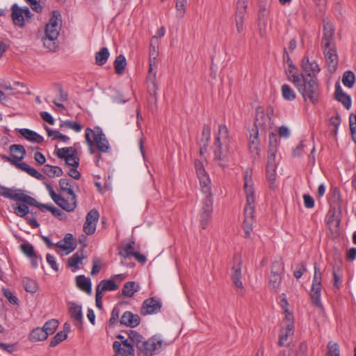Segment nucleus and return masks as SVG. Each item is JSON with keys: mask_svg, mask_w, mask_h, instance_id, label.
Masks as SVG:
<instances>
[{"mask_svg": "<svg viewBox=\"0 0 356 356\" xmlns=\"http://www.w3.org/2000/svg\"><path fill=\"white\" fill-rule=\"evenodd\" d=\"M266 177L269 181V186L271 188H274L273 184L276 178V168H266Z\"/></svg>", "mask_w": 356, "mask_h": 356, "instance_id": "4d7b16f0", "label": "nucleus"}, {"mask_svg": "<svg viewBox=\"0 0 356 356\" xmlns=\"http://www.w3.org/2000/svg\"><path fill=\"white\" fill-rule=\"evenodd\" d=\"M134 241L130 242L128 244H127L124 248L120 252V254L123 257L134 256V254L136 253V252H134Z\"/></svg>", "mask_w": 356, "mask_h": 356, "instance_id": "864d4df0", "label": "nucleus"}, {"mask_svg": "<svg viewBox=\"0 0 356 356\" xmlns=\"http://www.w3.org/2000/svg\"><path fill=\"white\" fill-rule=\"evenodd\" d=\"M60 128H67L74 130L76 132H80L82 129V126L80 123L70 120H66L60 124Z\"/></svg>", "mask_w": 356, "mask_h": 356, "instance_id": "09e8293b", "label": "nucleus"}, {"mask_svg": "<svg viewBox=\"0 0 356 356\" xmlns=\"http://www.w3.org/2000/svg\"><path fill=\"white\" fill-rule=\"evenodd\" d=\"M235 263L234 266L232 268V275L231 278L232 280V282L238 290H240L241 291L243 289V285L241 281V264L242 261L240 257L236 259V257L234 258Z\"/></svg>", "mask_w": 356, "mask_h": 356, "instance_id": "f3484780", "label": "nucleus"}, {"mask_svg": "<svg viewBox=\"0 0 356 356\" xmlns=\"http://www.w3.org/2000/svg\"><path fill=\"white\" fill-rule=\"evenodd\" d=\"M85 138L88 145H95L97 149L102 153H107L111 147L106 136L99 127L94 129L86 128Z\"/></svg>", "mask_w": 356, "mask_h": 356, "instance_id": "1a4fd4ad", "label": "nucleus"}, {"mask_svg": "<svg viewBox=\"0 0 356 356\" xmlns=\"http://www.w3.org/2000/svg\"><path fill=\"white\" fill-rule=\"evenodd\" d=\"M109 51L106 47H102L95 55V61L98 65H103L109 57Z\"/></svg>", "mask_w": 356, "mask_h": 356, "instance_id": "ea45409f", "label": "nucleus"}, {"mask_svg": "<svg viewBox=\"0 0 356 356\" xmlns=\"http://www.w3.org/2000/svg\"><path fill=\"white\" fill-rule=\"evenodd\" d=\"M186 4V0H175V7L177 10V16L179 18H182L185 14V6Z\"/></svg>", "mask_w": 356, "mask_h": 356, "instance_id": "5fc2aeb1", "label": "nucleus"}, {"mask_svg": "<svg viewBox=\"0 0 356 356\" xmlns=\"http://www.w3.org/2000/svg\"><path fill=\"white\" fill-rule=\"evenodd\" d=\"M276 152L277 149L275 148H272L271 149L268 150L266 168H277V164L275 162Z\"/></svg>", "mask_w": 356, "mask_h": 356, "instance_id": "de8ad7c7", "label": "nucleus"}, {"mask_svg": "<svg viewBox=\"0 0 356 356\" xmlns=\"http://www.w3.org/2000/svg\"><path fill=\"white\" fill-rule=\"evenodd\" d=\"M288 63L289 68L286 72V74L289 77V79L293 83L295 86H296L302 79L301 74H299L296 72V67L292 64V61L290 60L289 58H288Z\"/></svg>", "mask_w": 356, "mask_h": 356, "instance_id": "72a5a7b5", "label": "nucleus"}, {"mask_svg": "<svg viewBox=\"0 0 356 356\" xmlns=\"http://www.w3.org/2000/svg\"><path fill=\"white\" fill-rule=\"evenodd\" d=\"M0 195L15 201L22 202L31 206H35L37 201L33 197L24 193L21 189L7 188L0 184Z\"/></svg>", "mask_w": 356, "mask_h": 356, "instance_id": "9d476101", "label": "nucleus"}, {"mask_svg": "<svg viewBox=\"0 0 356 356\" xmlns=\"http://www.w3.org/2000/svg\"><path fill=\"white\" fill-rule=\"evenodd\" d=\"M86 245H83V248L79 250H78L72 257L68 259V266L74 267L75 269L79 268V264L81 262L83 259L85 257L84 256V248Z\"/></svg>", "mask_w": 356, "mask_h": 356, "instance_id": "f704fd0d", "label": "nucleus"}, {"mask_svg": "<svg viewBox=\"0 0 356 356\" xmlns=\"http://www.w3.org/2000/svg\"><path fill=\"white\" fill-rule=\"evenodd\" d=\"M60 13L58 10H53L51 16L46 24L42 42L44 47L51 51H56L58 48L57 40L60 30Z\"/></svg>", "mask_w": 356, "mask_h": 356, "instance_id": "423d86ee", "label": "nucleus"}, {"mask_svg": "<svg viewBox=\"0 0 356 356\" xmlns=\"http://www.w3.org/2000/svg\"><path fill=\"white\" fill-rule=\"evenodd\" d=\"M23 284L27 292L33 293L38 290V284L34 280L26 277L23 280Z\"/></svg>", "mask_w": 356, "mask_h": 356, "instance_id": "c03bdc74", "label": "nucleus"}, {"mask_svg": "<svg viewBox=\"0 0 356 356\" xmlns=\"http://www.w3.org/2000/svg\"><path fill=\"white\" fill-rule=\"evenodd\" d=\"M73 235L72 234H67L63 240H61L55 244V246L62 250L67 251V253H70L76 248L73 243Z\"/></svg>", "mask_w": 356, "mask_h": 356, "instance_id": "b1692460", "label": "nucleus"}, {"mask_svg": "<svg viewBox=\"0 0 356 356\" xmlns=\"http://www.w3.org/2000/svg\"><path fill=\"white\" fill-rule=\"evenodd\" d=\"M44 173L49 177H60L63 174V170L58 166L45 165L42 169Z\"/></svg>", "mask_w": 356, "mask_h": 356, "instance_id": "58836bf2", "label": "nucleus"}, {"mask_svg": "<svg viewBox=\"0 0 356 356\" xmlns=\"http://www.w3.org/2000/svg\"><path fill=\"white\" fill-rule=\"evenodd\" d=\"M122 343L119 341H114L113 348L116 354H121L123 356H134V347L122 348Z\"/></svg>", "mask_w": 356, "mask_h": 356, "instance_id": "c9c22d12", "label": "nucleus"}, {"mask_svg": "<svg viewBox=\"0 0 356 356\" xmlns=\"http://www.w3.org/2000/svg\"><path fill=\"white\" fill-rule=\"evenodd\" d=\"M118 289V286L112 280H103L97 286L96 291L101 292L104 295V292L107 291H115Z\"/></svg>", "mask_w": 356, "mask_h": 356, "instance_id": "c85d7f7f", "label": "nucleus"}, {"mask_svg": "<svg viewBox=\"0 0 356 356\" xmlns=\"http://www.w3.org/2000/svg\"><path fill=\"white\" fill-rule=\"evenodd\" d=\"M195 168L200 181L201 191L204 195L200 212V221L203 229L207 228L213 212V195L211 190V180L206 172L202 161L195 160Z\"/></svg>", "mask_w": 356, "mask_h": 356, "instance_id": "f257e3e1", "label": "nucleus"}, {"mask_svg": "<svg viewBox=\"0 0 356 356\" xmlns=\"http://www.w3.org/2000/svg\"><path fill=\"white\" fill-rule=\"evenodd\" d=\"M48 337L47 333L42 327H35L31 330L29 335V339L31 342H38L47 339Z\"/></svg>", "mask_w": 356, "mask_h": 356, "instance_id": "c756f323", "label": "nucleus"}, {"mask_svg": "<svg viewBox=\"0 0 356 356\" xmlns=\"http://www.w3.org/2000/svg\"><path fill=\"white\" fill-rule=\"evenodd\" d=\"M307 345L305 342H302L298 347V353L296 356H307Z\"/></svg>", "mask_w": 356, "mask_h": 356, "instance_id": "774afa93", "label": "nucleus"}, {"mask_svg": "<svg viewBox=\"0 0 356 356\" xmlns=\"http://www.w3.org/2000/svg\"><path fill=\"white\" fill-rule=\"evenodd\" d=\"M350 129L353 136V139L355 142H356V115L353 117L351 115L350 116Z\"/></svg>", "mask_w": 356, "mask_h": 356, "instance_id": "0e129e2a", "label": "nucleus"}, {"mask_svg": "<svg viewBox=\"0 0 356 356\" xmlns=\"http://www.w3.org/2000/svg\"><path fill=\"white\" fill-rule=\"evenodd\" d=\"M67 337L66 332L60 331L51 339L49 346L55 347Z\"/></svg>", "mask_w": 356, "mask_h": 356, "instance_id": "3c124183", "label": "nucleus"}, {"mask_svg": "<svg viewBox=\"0 0 356 356\" xmlns=\"http://www.w3.org/2000/svg\"><path fill=\"white\" fill-rule=\"evenodd\" d=\"M211 136V128L208 124H204L202 128L201 143L205 148L207 147Z\"/></svg>", "mask_w": 356, "mask_h": 356, "instance_id": "8fccbe9b", "label": "nucleus"}, {"mask_svg": "<svg viewBox=\"0 0 356 356\" xmlns=\"http://www.w3.org/2000/svg\"><path fill=\"white\" fill-rule=\"evenodd\" d=\"M244 13L243 12L237 13L236 16V25L238 33L243 31Z\"/></svg>", "mask_w": 356, "mask_h": 356, "instance_id": "13d9d810", "label": "nucleus"}, {"mask_svg": "<svg viewBox=\"0 0 356 356\" xmlns=\"http://www.w3.org/2000/svg\"><path fill=\"white\" fill-rule=\"evenodd\" d=\"M77 151L74 147H63L58 149L56 156L64 159L67 165L72 167H79V158L76 156Z\"/></svg>", "mask_w": 356, "mask_h": 356, "instance_id": "ddd939ff", "label": "nucleus"}, {"mask_svg": "<svg viewBox=\"0 0 356 356\" xmlns=\"http://www.w3.org/2000/svg\"><path fill=\"white\" fill-rule=\"evenodd\" d=\"M46 186L50 197L58 207L67 212L74 211L76 207V196L72 186L67 188V190L62 191L65 193V195H67V197L63 195L57 194L50 184H47Z\"/></svg>", "mask_w": 356, "mask_h": 356, "instance_id": "6e6552de", "label": "nucleus"}, {"mask_svg": "<svg viewBox=\"0 0 356 356\" xmlns=\"http://www.w3.org/2000/svg\"><path fill=\"white\" fill-rule=\"evenodd\" d=\"M284 270V265L280 261H274L271 266L270 286L273 289H277L282 282L281 274Z\"/></svg>", "mask_w": 356, "mask_h": 356, "instance_id": "2eb2a0df", "label": "nucleus"}, {"mask_svg": "<svg viewBox=\"0 0 356 356\" xmlns=\"http://www.w3.org/2000/svg\"><path fill=\"white\" fill-rule=\"evenodd\" d=\"M306 270L305 263L304 261L300 262L293 272L294 277L297 279L300 278Z\"/></svg>", "mask_w": 356, "mask_h": 356, "instance_id": "680f3d73", "label": "nucleus"}, {"mask_svg": "<svg viewBox=\"0 0 356 356\" xmlns=\"http://www.w3.org/2000/svg\"><path fill=\"white\" fill-rule=\"evenodd\" d=\"M302 79L296 86L302 95L305 101L309 99L312 104H316L319 100L320 88L316 76L305 77L301 74Z\"/></svg>", "mask_w": 356, "mask_h": 356, "instance_id": "0eeeda50", "label": "nucleus"}, {"mask_svg": "<svg viewBox=\"0 0 356 356\" xmlns=\"http://www.w3.org/2000/svg\"><path fill=\"white\" fill-rule=\"evenodd\" d=\"M255 130H252L254 133L250 134L249 149L251 153L257 156H259L260 148L258 140L259 132L266 133V130L271 127V117L266 116L264 109L259 106L256 108V114L254 118Z\"/></svg>", "mask_w": 356, "mask_h": 356, "instance_id": "20e7f679", "label": "nucleus"}, {"mask_svg": "<svg viewBox=\"0 0 356 356\" xmlns=\"http://www.w3.org/2000/svg\"><path fill=\"white\" fill-rule=\"evenodd\" d=\"M157 62L156 60H149V72L147 79L152 84V88L149 90L150 95L153 98L154 103L157 102L156 91L158 89L157 83L156 81Z\"/></svg>", "mask_w": 356, "mask_h": 356, "instance_id": "dca6fc26", "label": "nucleus"}, {"mask_svg": "<svg viewBox=\"0 0 356 356\" xmlns=\"http://www.w3.org/2000/svg\"><path fill=\"white\" fill-rule=\"evenodd\" d=\"M34 207L38 208L40 211H44V209H46L51 211L52 215L59 220H65L67 218V216L64 212L51 204H42L37 202Z\"/></svg>", "mask_w": 356, "mask_h": 356, "instance_id": "a878e982", "label": "nucleus"}, {"mask_svg": "<svg viewBox=\"0 0 356 356\" xmlns=\"http://www.w3.org/2000/svg\"><path fill=\"white\" fill-rule=\"evenodd\" d=\"M19 133L24 138L33 143L40 144L42 143L44 140V138L42 136L39 135L37 132L29 129H21L19 130Z\"/></svg>", "mask_w": 356, "mask_h": 356, "instance_id": "bb28decb", "label": "nucleus"}, {"mask_svg": "<svg viewBox=\"0 0 356 356\" xmlns=\"http://www.w3.org/2000/svg\"><path fill=\"white\" fill-rule=\"evenodd\" d=\"M334 32L333 24L330 22H326L323 26L321 47H327L331 44L333 40Z\"/></svg>", "mask_w": 356, "mask_h": 356, "instance_id": "5701e85b", "label": "nucleus"}, {"mask_svg": "<svg viewBox=\"0 0 356 356\" xmlns=\"http://www.w3.org/2000/svg\"><path fill=\"white\" fill-rule=\"evenodd\" d=\"M161 307V302L160 300L154 298H149L146 299L140 309V314L143 315L152 314L157 313Z\"/></svg>", "mask_w": 356, "mask_h": 356, "instance_id": "6ab92c4d", "label": "nucleus"}, {"mask_svg": "<svg viewBox=\"0 0 356 356\" xmlns=\"http://www.w3.org/2000/svg\"><path fill=\"white\" fill-rule=\"evenodd\" d=\"M129 339L135 343L138 356H153L161 352L163 341L156 336L145 340L136 331L130 330L128 332Z\"/></svg>", "mask_w": 356, "mask_h": 356, "instance_id": "7ed1b4c3", "label": "nucleus"}, {"mask_svg": "<svg viewBox=\"0 0 356 356\" xmlns=\"http://www.w3.org/2000/svg\"><path fill=\"white\" fill-rule=\"evenodd\" d=\"M355 74L352 71H346L343 73L342 82L345 86L351 88L355 83Z\"/></svg>", "mask_w": 356, "mask_h": 356, "instance_id": "37998d69", "label": "nucleus"}, {"mask_svg": "<svg viewBox=\"0 0 356 356\" xmlns=\"http://www.w3.org/2000/svg\"><path fill=\"white\" fill-rule=\"evenodd\" d=\"M119 315H120L119 309L117 307H114L111 312V318L109 319V322H108L109 326L113 327L117 323L118 318H119Z\"/></svg>", "mask_w": 356, "mask_h": 356, "instance_id": "052dcab7", "label": "nucleus"}, {"mask_svg": "<svg viewBox=\"0 0 356 356\" xmlns=\"http://www.w3.org/2000/svg\"><path fill=\"white\" fill-rule=\"evenodd\" d=\"M18 168L27 172L29 175L32 176L33 177L38 180H42L44 178V177L36 169L29 166L26 163L22 162L20 164H18Z\"/></svg>", "mask_w": 356, "mask_h": 356, "instance_id": "e433bc0d", "label": "nucleus"}, {"mask_svg": "<svg viewBox=\"0 0 356 356\" xmlns=\"http://www.w3.org/2000/svg\"><path fill=\"white\" fill-rule=\"evenodd\" d=\"M140 318L138 314H134L132 312L127 311L121 316L120 323L131 327H135L140 324Z\"/></svg>", "mask_w": 356, "mask_h": 356, "instance_id": "4be33fe9", "label": "nucleus"}, {"mask_svg": "<svg viewBox=\"0 0 356 356\" xmlns=\"http://www.w3.org/2000/svg\"><path fill=\"white\" fill-rule=\"evenodd\" d=\"M15 213L22 218H25L29 225H31L33 228H37L39 227V223L38 222L35 216L32 213V216L30 217L27 216L29 212V207L26 204H17L15 207H14Z\"/></svg>", "mask_w": 356, "mask_h": 356, "instance_id": "aec40b11", "label": "nucleus"}, {"mask_svg": "<svg viewBox=\"0 0 356 356\" xmlns=\"http://www.w3.org/2000/svg\"><path fill=\"white\" fill-rule=\"evenodd\" d=\"M140 286L136 282L131 281L125 283L122 289V294L124 296L131 298L134 296V293L138 291Z\"/></svg>", "mask_w": 356, "mask_h": 356, "instance_id": "7c9ffc66", "label": "nucleus"}, {"mask_svg": "<svg viewBox=\"0 0 356 356\" xmlns=\"http://www.w3.org/2000/svg\"><path fill=\"white\" fill-rule=\"evenodd\" d=\"M21 250L22 252L31 259L36 258V254L34 250L33 246L30 243L21 245Z\"/></svg>", "mask_w": 356, "mask_h": 356, "instance_id": "603ef678", "label": "nucleus"}, {"mask_svg": "<svg viewBox=\"0 0 356 356\" xmlns=\"http://www.w3.org/2000/svg\"><path fill=\"white\" fill-rule=\"evenodd\" d=\"M229 131L225 124L218 126V135L213 143L214 160L219 165L225 167L228 163Z\"/></svg>", "mask_w": 356, "mask_h": 356, "instance_id": "39448f33", "label": "nucleus"}, {"mask_svg": "<svg viewBox=\"0 0 356 356\" xmlns=\"http://www.w3.org/2000/svg\"><path fill=\"white\" fill-rule=\"evenodd\" d=\"M58 325L59 322L58 320L51 319L44 324L42 329L47 333V336H49L53 334L55 332Z\"/></svg>", "mask_w": 356, "mask_h": 356, "instance_id": "a19ab883", "label": "nucleus"}, {"mask_svg": "<svg viewBox=\"0 0 356 356\" xmlns=\"http://www.w3.org/2000/svg\"><path fill=\"white\" fill-rule=\"evenodd\" d=\"M304 205L306 208L312 209L314 207V200L309 195L305 194L303 195Z\"/></svg>", "mask_w": 356, "mask_h": 356, "instance_id": "69168bd1", "label": "nucleus"}, {"mask_svg": "<svg viewBox=\"0 0 356 356\" xmlns=\"http://www.w3.org/2000/svg\"><path fill=\"white\" fill-rule=\"evenodd\" d=\"M326 356H340L339 346L337 343L329 341L327 345Z\"/></svg>", "mask_w": 356, "mask_h": 356, "instance_id": "49530a36", "label": "nucleus"}, {"mask_svg": "<svg viewBox=\"0 0 356 356\" xmlns=\"http://www.w3.org/2000/svg\"><path fill=\"white\" fill-rule=\"evenodd\" d=\"M12 157L14 160L19 161L24 158L26 150L22 145H12L9 147Z\"/></svg>", "mask_w": 356, "mask_h": 356, "instance_id": "473e14b6", "label": "nucleus"}, {"mask_svg": "<svg viewBox=\"0 0 356 356\" xmlns=\"http://www.w3.org/2000/svg\"><path fill=\"white\" fill-rule=\"evenodd\" d=\"M46 130L48 136L53 137V140L58 139L65 143L70 140V138L68 136L61 134L58 131L51 130L48 127H47Z\"/></svg>", "mask_w": 356, "mask_h": 356, "instance_id": "a18cd8bd", "label": "nucleus"}, {"mask_svg": "<svg viewBox=\"0 0 356 356\" xmlns=\"http://www.w3.org/2000/svg\"><path fill=\"white\" fill-rule=\"evenodd\" d=\"M97 222H85L83 225V232L87 235H91L95 233L96 230Z\"/></svg>", "mask_w": 356, "mask_h": 356, "instance_id": "bf43d9fd", "label": "nucleus"}, {"mask_svg": "<svg viewBox=\"0 0 356 356\" xmlns=\"http://www.w3.org/2000/svg\"><path fill=\"white\" fill-rule=\"evenodd\" d=\"M335 97L340 102L346 109H349L351 106V98L349 95L344 93L340 83L337 82L335 85Z\"/></svg>", "mask_w": 356, "mask_h": 356, "instance_id": "393cba45", "label": "nucleus"}, {"mask_svg": "<svg viewBox=\"0 0 356 356\" xmlns=\"http://www.w3.org/2000/svg\"><path fill=\"white\" fill-rule=\"evenodd\" d=\"M321 286H312L310 291V297L312 302L314 306L323 309V304L321 300Z\"/></svg>", "mask_w": 356, "mask_h": 356, "instance_id": "cd10ccee", "label": "nucleus"}, {"mask_svg": "<svg viewBox=\"0 0 356 356\" xmlns=\"http://www.w3.org/2000/svg\"><path fill=\"white\" fill-rule=\"evenodd\" d=\"M77 286L82 291L90 294L92 292V284L90 280L84 275H79L76 277Z\"/></svg>", "mask_w": 356, "mask_h": 356, "instance_id": "2f4dec72", "label": "nucleus"}, {"mask_svg": "<svg viewBox=\"0 0 356 356\" xmlns=\"http://www.w3.org/2000/svg\"><path fill=\"white\" fill-rule=\"evenodd\" d=\"M10 10L13 24L20 28L24 27L25 20L29 21L33 17L28 7H20L17 3L12 5Z\"/></svg>", "mask_w": 356, "mask_h": 356, "instance_id": "9b49d317", "label": "nucleus"}, {"mask_svg": "<svg viewBox=\"0 0 356 356\" xmlns=\"http://www.w3.org/2000/svg\"><path fill=\"white\" fill-rule=\"evenodd\" d=\"M26 2H28L29 3L32 10H33L34 11H35L36 13H42V6L40 4V3L38 1H37L36 0H30V1H27Z\"/></svg>", "mask_w": 356, "mask_h": 356, "instance_id": "338daca9", "label": "nucleus"}, {"mask_svg": "<svg viewBox=\"0 0 356 356\" xmlns=\"http://www.w3.org/2000/svg\"><path fill=\"white\" fill-rule=\"evenodd\" d=\"M284 327L280 331L278 345L279 346H288L287 341L289 337L293 335L294 323L292 314H287L284 320Z\"/></svg>", "mask_w": 356, "mask_h": 356, "instance_id": "f8f14e48", "label": "nucleus"}, {"mask_svg": "<svg viewBox=\"0 0 356 356\" xmlns=\"http://www.w3.org/2000/svg\"><path fill=\"white\" fill-rule=\"evenodd\" d=\"M69 314L74 321V325L79 328L83 327V314L81 306L75 303H71L69 306Z\"/></svg>", "mask_w": 356, "mask_h": 356, "instance_id": "412c9836", "label": "nucleus"}, {"mask_svg": "<svg viewBox=\"0 0 356 356\" xmlns=\"http://www.w3.org/2000/svg\"><path fill=\"white\" fill-rule=\"evenodd\" d=\"M114 68L116 74H122L127 66V60L124 55L118 56L114 60Z\"/></svg>", "mask_w": 356, "mask_h": 356, "instance_id": "4c0bfd02", "label": "nucleus"}, {"mask_svg": "<svg viewBox=\"0 0 356 356\" xmlns=\"http://www.w3.org/2000/svg\"><path fill=\"white\" fill-rule=\"evenodd\" d=\"M312 286H321V273L318 266L314 264V273L312 280Z\"/></svg>", "mask_w": 356, "mask_h": 356, "instance_id": "6e6d98bb", "label": "nucleus"}, {"mask_svg": "<svg viewBox=\"0 0 356 356\" xmlns=\"http://www.w3.org/2000/svg\"><path fill=\"white\" fill-rule=\"evenodd\" d=\"M324 56L326 60L328 70L334 72L338 65V55L335 46L330 44L327 47H322Z\"/></svg>", "mask_w": 356, "mask_h": 356, "instance_id": "4468645a", "label": "nucleus"}, {"mask_svg": "<svg viewBox=\"0 0 356 356\" xmlns=\"http://www.w3.org/2000/svg\"><path fill=\"white\" fill-rule=\"evenodd\" d=\"M99 219V213L96 209L90 210L86 215V222H97Z\"/></svg>", "mask_w": 356, "mask_h": 356, "instance_id": "e2e57ef3", "label": "nucleus"}, {"mask_svg": "<svg viewBox=\"0 0 356 356\" xmlns=\"http://www.w3.org/2000/svg\"><path fill=\"white\" fill-rule=\"evenodd\" d=\"M281 91L282 97L287 101H293L296 97V92L287 84H284L282 86Z\"/></svg>", "mask_w": 356, "mask_h": 356, "instance_id": "79ce46f5", "label": "nucleus"}, {"mask_svg": "<svg viewBox=\"0 0 356 356\" xmlns=\"http://www.w3.org/2000/svg\"><path fill=\"white\" fill-rule=\"evenodd\" d=\"M301 67L303 72L305 73V74H304L305 77L311 78V76H316L321 70L317 62L315 60L310 61L307 56L302 58Z\"/></svg>", "mask_w": 356, "mask_h": 356, "instance_id": "a211bd4d", "label": "nucleus"}, {"mask_svg": "<svg viewBox=\"0 0 356 356\" xmlns=\"http://www.w3.org/2000/svg\"><path fill=\"white\" fill-rule=\"evenodd\" d=\"M243 189L246 198V204L243 211V229L245 232V237L249 238L254 223L256 197L252 175L248 170H246L244 174Z\"/></svg>", "mask_w": 356, "mask_h": 356, "instance_id": "f03ea898", "label": "nucleus"}]
</instances>
